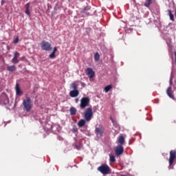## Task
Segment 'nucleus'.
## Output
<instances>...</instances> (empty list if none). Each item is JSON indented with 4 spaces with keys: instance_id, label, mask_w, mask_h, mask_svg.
I'll return each mask as SVG.
<instances>
[{
    "instance_id": "1",
    "label": "nucleus",
    "mask_w": 176,
    "mask_h": 176,
    "mask_svg": "<svg viewBox=\"0 0 176 176\" xmlns=\"http://www.w3.org/2000/svg\"><path fill=\"white\" fill-rule=\"evenodd\" d=\"M22 104L24 111H26V112H30V111L32 109V101L30 97L27 96L26 98L23 100Z\"/></svg>"
},
{
    "instance_id": "2",
    "label": "nucleus",
    "mask_w": 176,
    "mask_h": 176,
    "mask_svg": "<svg viewBox=\"0 0 176 176\" xmlns=\"http://www.w3.org/2000/svg\"><path fill=\"white\" fill-rule=\"evenodd\" d=\"M98 171H100L103 175H108L111 171V168L107 164H103L98 167Z\"/></svg>"
},
{
    "instance_id": "3",
    "label": "nucleus",
    "mask_w": 176,
    "mask_h": 176,
    "mask_svg": "<svg viewBox=\"0 0 176 176\" xmlns=\"http://www.w3.org/2000/svg\"><path fill=\"white\" fill-rule=\"evenodd\" d=\"M84 118L87 122H90L93 118V109L88 107L84 113Z\"/></svg>"
},
{
    "instance_id": "4",
    "label": "nucleus",
    "mask_w": 176,
    "mask_h": 176,
    "mask_svg": "<svg viewBox=\"0 0 176 176\" xmlns=\"http://www.w3.org/2000/svg\"><path fill=\"white\" fill-rule=\"evenodd\" d=\"M90 104V98L83 97L80 100V109H85L86 107H88Z\"/></svg>"
},
{
    "instance_id": "5",
    "label": "nucleus",
    "mask_w": 176,
    "mask_h": 176,
    "mask_svg": "<svg viewBox=\"0 0 176 176\" xmlns=\"http://www.w3.org/2000/svg\"><path fill=\"white\" fill-rule=\"evenodd\" d=\"M41 47L42 50H45V52H50V50H52V44L46 41H43L41 43Z\"/></svg>"
},
{
    "instance_id": "6",
    "label": "nucleus",
    "mask_w": 176,
    "mask_h": 176,
    "mask_svg": "<svg viewBox=\"0 0 176 176\" xmlns=\"http://www.w3.org/2000/svg\"><path fill=\"white\" fill-rule=\"evenodd\" d=\"M170 157H169V166L171 167L173 164H174V160L176 159V151L175 150H171L170 151Z\"/></svg>"
},
{
    "instance_id": "7",
    "label": "nucleus",
    "mask_w": 176,
    "mask_h": 176,
    "mask_svg": "<svg viewBox=\"0 0 176 176\" xmlns=\"http://www.w3.org/2000/svg\"><path fill=\"white\" fill-rule=\"evenodd\" d=\"M104 126H102L96 127L95 133L96 134L98 138H101V137H102V134H104Z\"/></svg>"
},
{
    "instance_id": "8",
    "label": "nucleus",
    "mask_w": 176,
    "mask_h": 176,
    "mask_svg": "<svg viewBox=\"0 0 176 176\" xmlns=\"http://www.w3.org/2000/svg\"><path fill=\"white\" fill-rule=\"evenodd\" d=\"M114 151L116 156H120V155H122L123 152H124V148L122 145H118L116 147Z\"/></svg>"
},
{
    "instance_id": "9",
    "label": "nucleus",
    "mask_w": 176,
    "mask_h": 176,
    "mask_svg": "<svg viewBox=\"0 0 176 176\" xmlns=\"http://www.w3.org/2000/svg\"><path fill=\"white\" fill-rule=\"evenodd\" d=\"M87 76L89 78V79H93V78L96 76V72H94V70L93 69L88 67L85 71Z\"/></svg>"
},
{
    "instance_id": "10",
    "label": "nucleus",
    "mask_w": 176,
    "mask_h": 176,
    "mask_svg": "<svg viewBox=\"0 0 176 176\" xmlns=\"http://www.w3.org/2000/svg\"><path fill=\"white\" fill-rule=\"evenodd\" d=\"M19 57H20V53L17 52H14V58L12 59V63H13V64L19 63Z\"/></svg>"
},
{
    "instance_id": "11",
    "label": "nucleus",
    "mask_w": 176,
    "mask_h": 176,
    "mask_svg": "<svg viewBox=\"0 0 176 176\" xmlns=\"http://www.w3.org/2000/svg\"><path fill=\"white\" fill-rule=\"evenodd\" d=\"M69 96L72 98H75V97H78L79 96V90L74 89V90L70 91Z\"/></svg>"
},
{
    "instance_id": "12",
    "label": "nucleus",
    "mask_w": 176,
    "mask_h": 176,
    "mask_svg": "<svg viewBox=\"0 0 176 176\" xmlns=\"http://www.w3.org/2000/svg\"><path fill=\"white\" fill-rule=\"evenodd\" d=\"M15 90H16V96H22L23 95V91H21V89H20V86L19 85V83L16 84Z\"/></svg>"
},
{
    "instance_id": "13",
    "label": "nucleus",
    "mask_w": 176,
    "mask_h": 176,
    "mask_svg": "<svg viewBox=\"0 0 176 176\" xmlns=\"http://www.w3.org/2000/svg\"><path fill=\"white\" fill-rule=\"evenodd\" d=\"M30 3H28L25 4V13L28 15V16H31V12H30Z\"/></svg>"
},
{
    "instance_id": "14",
    "label": "nucleus",
    "mask_w": 176,
    "mask_h": 176,
    "mask_svg": "<svg viewBox=\"0 0 176 176\" xmlns=\"http://www.w3.org/2000/svg\"><path fill=\"white\" fill-rule=\"evenodd\" d=\"M166 94H168L170 98H174V95H173V91L171 89V87H169L166 90Z\"/></svg>"
},
{
    "instance_id": "15",
    "label": "nucleus",
    "mask_w": 176,
    "mask_h": 176,
    "mask_svg": "<svg viewBox=\"0 0 176 176\" xmlns=\"http://www.w3.org/2000/svg\"><path fill=\"white\" fill-rule=\"evenodd\" d=\"M17 69V67H16L15 65H10L7 67V71H9V72H14Z\"/></svg>"
},
{
    "instance_id": "16",
    "label": "nucleus",
    "mask_w": 176,
    "mask_h": 176,
    "mask_svg": "<svg viewBox=\"0 0 176 176\" xmlns=\"http://www.w3.org/2000/svg\"><path fill=\"white\" fill-rule=\"evenodd\" d=\"M83 13L85 14H87V16H90L91 14V12H90V7L87 6L83 10Z\"/></svg>"
},
{
    "instance_id": "17",
    "label": "nucleus",
    "mask_w": 176,
    "mask_h": 176,
    "mask_svg": "<svg viewBox=\"0 0 176 176\" xmlns=\"http://www.w3.org/2000/svg\"><path fill=\"white\" fill-rule=\"evenodd\" d=\"M118 141L120 145H123V144H124V137L123 135H120L118 138Z\"/></svg>"
},
{
    "instance_id": "18",
    "label": "nucleus",
    "mask_w": 176,
    "mask_h": 176,
    "mask_svg": "<svg viewBox=\"0 0 176 176\" xmlns=\"http://www.w3.org/2000/svg\"><path fill=\"white\" fill-rule=\"evenodd\" d=\"M86 124V120L81 119L80 121L78 122V127H83Z\"/></svg>"
},
{
    "instance_id": "19",
    "label": "nucleus",
    "mask_w": 176,
    "mask_h": 176,
    "mask_svg": "<svg viewBox=\"0 0 176 176\" xmlns=\"http://www.w3.org/2000/svg\"><path fill=\"white\" fill-rule=\"evenodd\" d=\"M154 0H146V1L144 3V6L146 8H149L152 3H153Z\"/></svg>"
},
{
    "instance_id": "20",
    "label": "nucleus",
    "mask_w": 176,
    "mask_h": 176,
    "mask_svg": "<svg viewBox=\"0 0 176 176\" xmlns=\"http://www.w3.org/2000/svg\"><path fill=\"white\" fill-rule=\"evenodd\" d=\"M69 111H70V115L72 116L76 115V112H77L76 108L72 107L70 108Z\"/></svg>"
},
{
    "instance_id": "21",
    "label": "nucleus",
    "mask_w": 176,
    "mask_h": 176,
    "mask_svg": "<svg viewBox=\"0 0 176 176\" xmlns=\"http://www.w3.org/2000/svg\"><path fill=\"white\" fill-rule=\"evenodd\" d=\"M168 16L170 17V20L172 21H174V14H173V12H171L170 10H168Z\"/></svg>"
},
{
    "instance_id": "22",
    "label": "nucleus",
    "mask_w": 176,
    "mask_h": 176,
    "mask_svg": "<svg viewBox=\"0 0 176 176\" xmlns=\"http://www.w3.org/2000/svg\"><path fill=\"white\" fill-rule=\"evenodd\" d=\"M70 87L74 90H78V84H76V82H73L70 85Z\"/></svg>"
},
{
    "instance_id": "23",
    "label": "nucleus",
    "mask_w": 176,
    "mask_h": 176,
    "mask_svg": "<svg viewBox=\"0 0 176 176\" xmlns=\"http://www.w3.org/2000/svg\"><path fill=\"white\" fill-rule=\"evenodd\" d=\"M111 89H112V85H107V86L104 87L105 93H108V91H109V90H111Z\"/></svg>"
},
{
    "instance_id": "24",
    "label": "nucleus",
    "mask_w": 176,
    "mask_h": 176,
    "mask_svg": "<svg viewBox=\"0 0 176 176\" xmlns=\"http://www.w3.org/2000/svg\"><path fill=\"white\" fill-rule=\"evenodd\" d=\"M94 60H95V61H98V60H100V54H98V52H96L95 54Z\"/></svg>"
},
{
    "instance_id": "25",
    "label": "nucleus",
    "mask_w": 176,
    "mask_h": 176,
    "mask_svg": "<svg viewBox=\"0 0 176 176\" xmlns=\"http://www.w3.org/2000/svg\"><path fill=\"white\" fill-rule=\"evenodd\" d=\"M110 162L111 163H115V162H116V159L115 158L114 155H110Z\"/></svg>"
},
{
    "instance_id": "26",
    "label": "nucleus",
    "mask_w": 176,
    "mask_h": 176,
    "mask_svg": "<svg viewBox=\"0 0 176 176\" xmlns=\"http://www.w3.org/2000/svg\"><path fill=\"white\" fill-rule=\"evenodd\" d=\"M50 58H56V54H54V52H52L50 55H49Z\"/></svg>"
},
{
    "instance_id": "27",
    "label": "nucleus",
    "mask_w": 176,
    "mask_h": 176,
    "mask_svg": "<svg viewBox=\"0 0 176 176\" xmlns=\"http://www.w3.org/2000/svg\"><path fill=\"white\" fill-rule=\"evenodd\" d=\"M75 148H77L78 151H80V149L82 148V144H79V145L76 144V145H75Z\"/></svg>"
},
{
    "instance_id": "28",
    "label": "nucleus",
    "mask_w": 176,
    "mask_h": 176,
    "mask_svg": "<svg viewBox=\"0 0 176 176\" xmlns=\"http://www.w3.org/2000/svg\"><path fill=\"white\" fill-rule=\"evenodd\" d=\"M14 43H19V37H16V38L14 40Z\"/></svg>"
},
{
    "instance_id": "29",
    "label": "nucleus",
    "mask_w": 176,
    "mask_h": 176,
    "mask_svg": "<svg viewBox=\"0 0 176 176\" xmlns=\"http://www.w3.org/2000/svg\"><path fill=\"white\" fill-rule=\"evenodd\" d=\"M56 52H57V47H54V50H53L52 53L56 54Z\"/></svg>"
},
{
    "instance_id": "30",
    "label": "nucleus",
    "mask_w": 176,
    "mask_h": 176,
    "mask_svg": "<svg viewBox=\"0 0 176 176\" xmlns=\"http://www.w3.org/2000/svg\"><path fill=\"white\" fill-rule=\"evenodd\" d=\"M74 131H78V128L76 127L74 128Z\"/></svg>"
},
{
    "instance_id": "31",
    "label": "nucleus",
    "mask_w": 176,
    "mask_h": 176,
    "mask_svg": "<svg viewBox=\"0 0 176 176\" xmlns=\"http://www.w3.org/2000/svg\"><path fill=\"white\" fill-rule=\"evenodd\" d=\"M175 61L176 63V52H175Z\"/></svg>"
},
{
    "instance_id": "32",
    "label": "nucleus",
    "mask_w": 176,
    "mask_h": 176,
    "mask_svg": "<svg viewBox=\"0 0 176 176\" xmlns=\"http://www.w3.org/2000/svg\"><path fill=\"white\" fill-rule=\"evenodd\" d=\"M79 101V99H76V102H78Z\"/></svg>"
},
{
    "instance_id": "33",
    "label": "nucleus",
    "mask_w": 176,
    "mask_h": 176,
    "mask_svg": "<svg viewBox=\"0 0 176 176\" xmlns=\"http://www.w3.org/2000/svg\"><path fill=\"white\" fill-rule=\"evenodd\" d=\"M111 121H112V122H113V119H112V118H111Z\"/></svg>"
},
{
    "instance_id": "34",
    "label": "nucleus",
    "mask_w": 176,
    "mask_h": 176,
    "mask_svg": "<svg viewBox=\"0 0 176 176\" xmlns=\"http://www.w3.org/2000/svg\"><path fill=\"white\" fill-rule=\"evenodd\" d=\"M68 1V2H71V0H67Z\"/></svg>"
},
{
    "instance_id": "35",
    "label": "nucleus",
    "mask_w": 176,
    "mask_h": 176,
    "mask_svg": "<svg viewBox=\"0 0 176 176\" xmlns=\"http://www.w3.org/2000/svg\"><path fill=\"white\" fill-rule=\"evenodd\" d=\"M170 83H171V80H170Z\"/></svg>"
},
{
    "instance_id": "36",
    "label": "nucleus",
    "mask_w": 176,
    "mask_h": 176,
    "mask_svg": "<svg viewBox=\"0 0 176 176\" xmlns=\"http://www.w3.org/2000/svg\"><path fill=\"white\" fill-rule=\"evenodd\" d=\"M175 14H176V10H175Z\"/></svg>"
}]
</instances>
